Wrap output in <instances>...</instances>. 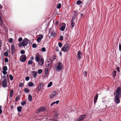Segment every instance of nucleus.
I'll return each mask as SVG.
<instances>
[{
	"mask_svg": "<svg viewBox=\"0 0 121 121\" xmlns=\"http://www.w3.org/2000/svg\"><path fill=\"white\" fill-rule=\"evenodd\" d=\"M29 42V40L26 38H24L22 42L19 43L18 44V46L19 47L22 46L24 47L27 46Z\"/></svg>",
	"mask_w": 121,
	"mask_h": 121,
	"instance_id": "obj_1",
	"label": "nucleus"
},
{
	"mask_svg": "<svg viewBox=\"0 0 121 121\" xmlns=\"http://www.w3.org/2000/svg\"><path fill=\"white\" fill-rule=\"evenodd\" d=\"M63 67V64L60 62L57 63L55 65V68L57 71L61 70Z\"/></svg>",
	"mask_w": 121,
	"mask_h": 121,
	"instance_id": "obj_2",
	"label": "nucleus"
},
{
	"mask_svg": "<svg viewBox=\"0 0 121 121\" xmlns=\"http://www.w3.org/2000/svg\"><path fill=\"white\" fill-rule=\"evenodd\" d=\"M114 95L115 96L121 97V89L120 87L117 88L116 92L114 93Z\"/></svg>",
	"mask_w": 121,
	"mask_h": 121,
	"instance_id": "obj_3",
	"label": "nucleus"
},
{
	"mask_svg": "<svg viewBox=\"0 0 121 121\" xmlns=\"http://www.w3.org/2000/svg\"><path fill=\"white\" fill-rule=\"evenodd\" d=\"M69 44H65L61 48V50L64 52H67L69 49Z\"/></svg>",
	"mask_w": 121,
	"mask_h": 121,
	"instance_id": "obj_4",
	"label": "nucleus"
},
{
	"mask_svg": "<svg viewBox=\"0 0 121 121\" xmlns=\"http://www.w3.org/2000/svg\"><path fill=\"white\" fill-rule=\"evenodd\" d=\"M26 58V55H22L20 57V60L21 61L24 62L25 61Z\"/></svg>",
	"mask_w": 121,
	"mask_h": 121,
	"instance_id": "obj_5",
	"label": "nucleus"
},
{
	"mask_svg": "<svg viewBox=\"0 0 121 121\" xmlns=\"http://www.w3.org/2000/svg\"><path fill=\"white\" fill-rule=\"evenodd\" d=\"M121 97L115 96L114 98V101L117 104H118L120 102V99L119 98Z\"/></svg>",
	"mask_w": 121,
	"mask_h": 121,
	"instance_id": "obj_6",
	"label": "nucleus"
},
{
	"mask_svg": "<svg viewBox=\"0 0 121 121\" xmlns=\"http://www.w3.org/2000/svg\"><path fill=\"white\" fill-rule=\"evenodd\" d=\"M46 110V108H45L43 107H41L38 109V112L37 113L43 112L45 111Z\"/></svg>",
	"mask_w": 121,
	"mask_h": 121,
	"instance_id": "obj_7",
	"label": "nucleus"
},
{
	"mask_svg": "<svg viewBox=\"0 0 121 121\" xmlns=\"http://www.w3.org/2000/svg\"><path fill=\"white\" fill-rule=\"evenodd\" d=\"M11 54H13L16 52V51L15 49V47L13 45L11 46Z\"/></svg>",
	"mask_w": 121,
	"mask_h": 121,
	"instance_id": "obj_8",
	"label": "nucleus"
},
{
	"mask_svg": "<svg viewBox=\"0 0 121 121\" xmlns=\"http://www.w3.org/2000/svg\"><path fill=\"white\" fill-rule=\"evenodd\" d=\"M52 63L51 61H48L46 63V66L48 68L51 67L52 65Z\"/></svg>",
	"mask_w": 121,
	"mask_h": 121,
	"instance_id": "obj_9",
	"label": "nucleus"
},
{
	"mask_svg": "<svg viewBox=\"0 0 121 121\" xmlns=\"http://www.w3.org/2000/svg\"><path fill=\"white\" fill-rule=\"evenodd\" d=\"M61 25L62 26L60 28V30L61 31H64L65 28L66 26V25L64 23H62L61 24Z\"/></svg>",
	"mask_w": 121,
	"mask_h": 121,
	"instance_id": "obj_10",
	"label": "nucleus"
},
{
	"mask_svg": "<svg viewBox=\"0 0 121 121\" xmlns=\"http://www.w3.org/2000/svg\"><path fill=\"white\" fill-rule=\"evenodd\" d=\"M44 85L43 83H40L39 84L38 88V89L39 91H40L42 89Z\"/></svg>",
	"mask_w": 121,
	"mask_h": 121,
	"instance_id": "obj_11",
	"label": "nucleus"
},
{
	"mask_svg": "<svg viewBox=\"0 0 121 121\" xmlns=\"http://www.w3.org/2000/svg\"><path fill=\"white\" fill-rule=\"evenodd\" d=\"M58 95V93L57 92H54L51 94L50 96V98H53L54 97H56Z\"/></svg>",
	"mask_w": 121,
	"mask_h": 121,
	"instance_id": "obj_12",
	"label": "nucleus"
},
{
	"mask_svg": "<svg viewBox=\"0 0 121 121\" xmlns=\"http://www.w3.org/2000/svg\"><path fill=\"white\" fill-rule=\"evenodd\" d=\"M39 36L38 37L37 39V41L38 42H40L41 39L43 38V36L42 35L39 34Z\"/></svg>",
	"mask_w": 121,
	"mask_h": 121,
	"instance_id": "obj_13",
	"label": "nucleus"
},
{
	"mask_svg": "<svg viewBox=\"0 0 121 121\" xmlns=\"http://www.w3.org/2000/svg\"><path fill=\"white\" fill-rule=\"evenodd\" d=\"M77 55L78 58L79 59H80L82 56V54L80 51H79L78 52Z\"/></svg>",
	"mask_w": 121,
	"mask_h": 121,
	"instance_id": "obj_14",
	"label": "nucleus"
},
{
	"mask_svg": "<svg viewBox=\"0 0 121 121\" xmlns=\"http://www.w3.org/2000/svg\"><path fill=\"white\" fill-rule=\"evenodd\" d=\"M7 81L6 79H4L3 81L2 82V85L3 87L4 88H5L7 86Z\"/></svg>",
	"mask_w": 121,
	"mask_h": 121,
	"instance_id": "obj_15",
	"label": "nucleus"
},
{
	"mask_svg": "<svg viewBox=\"0 0 121 121\" xmlns=\"http://www.w3.org/2000/svg\"><path fill=\"white\" fill-rule=\"evenodd\" d=\"M44 59L43 58H41L39 61L38 64L40 65H42L43 63Z\"/></svg>",
	"mask_w": 121,
	"mask_h": 121,
	"instance_id": "obj_16",
	"label": "nucleus"
},
{
	"mask_svg": "<svg viewBox=\"0 0 121 121\" xmlns=\"http://www.w3.org/2000/svg\"><path fill=\"white\" fill-rule=\"evenodd\" d=\"M32 75L34 78H36V77L37 72L36 71H32Z\"/></svg>",
	"mask_w": 121,
	"mask_h": 121,
	"instance_id": "obj_17",
	"label": "nucleus"
},
{
	"mask_svg": "<svg viewBox=\"0 0 121 121\" xmlns=\"http://www.w3.org/2000/svg\"><path fill=\"white\" fill-rule=\"evenodd\" d=\"M98 94H96L95 95L94 99V103L95 104L98 99Z\"/></svg>",
	"mask_w": 121,
	"mask_h": 121,
	"instance_id": "obj_18",
	"label": "nucleus"
},
{
	"mask_svg": "<svg viewBox=\"0 0 121 121\" xmlns=\"http://www.w3.org/2000/svg\"><path fill=\"white\" fill-rule=\"evenodd\" d=\"M27 85L29 87H32L35 86L34 84L32 82H29L28 84Z\"/></svg>",
	"mask_w": 121,
	"mask_h": 121,
	"instance_id": "obj_19",
	"label": "nucleus"
},
{
	"mask_svg": "<svg viewBox=\"0 0 121 121\" xmlns=\"http://www.w3.org/2000/svg\"><path fill=\"white\" fill-rule=\"evenodd\" d=\"M71 25L72 28L75 25L74 22V21L72 19L71 22Z\"/></svg>",
	"mask_w": 121,
	"mask_h": 121,
	"instance_id": "obj_20",
	"label": "nucleus"
},
{
	"mask_svg": "<svg viewBox=\"0 0 121 121\" xmlns=\"http://www.w3.org/2000/svg\"><path fill=\"white\" fill-rule=\"evenodd\" d=\"M59 102V100H57L56 102H53L52 103V104H51V106H52L54 105H55V104H58Z\"/></svg>",
	"mask_w": 121,
	"mask_h": 121,
	"instance_id": "obj_21",
	"label": "nucleus"
},
{
	"mask_svg": "<svg viewBox=\"0 0 121 121\" xmlns=\"http://www.w3.org/2000/svg\"><path fill=\"white\" fill-rule=\"evenodd\" d=\"M28 99L30 101H31L32 100V98L31 95L29 94L28 96Z\"/></svg>",
	"mask_w": 121,
	"mask_h": 121,
	"instance_id": "obj_22",
	"label": "nucleus"
},
{
	"mask_svg": "<svg viewBox=\"0 0 121 121\" xmlns=\"http://www.w3.org/2000/svg\"><path fill=\"white\" fill-rule=\"evenodd\" d=\"M22 107L21 106L18 107H17V109L18 111L19 112H20L21 111V109Z\"/></svg>",
	"mask_w": 121,
	"mask_h": 121,
	"instance_id": "obj_23",
	"label": "nucleus"
},
{
	"mask_svg": "<svg viewBox=\"0 0 121 121\" xmlns=\"http://www.w3.org/2000/svg\"><path fill=\"white\" fill-rule=\"evenodd\" d=\"M79 117L81 119L83 120L86 117V115H82L81 116Z\"/></svg>",
	"mask_w": 121,
	"mask_h": 121,
	"instance_id": "obj_24",
	"label": "nucleus"
},
{
	"mask_svg": "<svg viewBox=\"0 0 121 121\" xmlns=\"http://www.w3.org/2000/svg\"><path fill=\"white\" fill-rule=\"evenodd\" d=\"M35 60L37 61H39L40 60V58L38 56H36L35 58Z\"/></svg>",
	"mask_w": 121,
	"mask_h": 121,
	"instance_id": "obj_25",
	"label": "nucleus"
},
{
	"mask_svg": "<svg viewBox=\"0 0 121 121\" xmlns=\"http://www.w3.org/2000/svg\"><path fill=\"white\" fill-rule=\"evenodd\" d=\"M116 71H113L112 74V76L114 78L116 75Z\"/></svg>",
	"mask_w": 121,
	"mask_h": 121,
	"instance_id": "obj_26",
	"label": "nucleus"
},
{
	"mask_svg": "<svg viewBox=\"0 0 121 121\" xmlns=\"http://www.w3.org/2000/svg\"><path fill=\"white\" fill-rule=\"evenodd\" d=\"M13 93V90H11L10 93V96L11 97H12Z\"/></svg>",
	"mask_w": 121,
	"mask_h": 121,
	"instance_id": "obj_27",
	"label": "nucleus"
},
{
	"mask_svg": "<svg viewBox=\"0 0 121 121\" xmlns=\"http://www.w3.org/2000/svg\"><path fill=\"white\" fill-rule=\"evenodd\" d=\"M3 70H7V67L6 66H4L3 67Z\"/></svg>",
	"mask_w": 121,
	"mask_h": 121,
	"instance_id": "obj_28",
	"label": "nucleus"
},
{
	"mask_svg": "<svg viewBox=\"0 0 121 121\" xmlns=\"http://www.w3.org/2000/svg\"><path fill=\"white\" fill-rule=\"evenodd\" d=\"M45 73L46 74H47L48 73V68H46L45 69Z\"/></svg>",
	"mask_w": 121,
	"mask_h": 121,
	"instance_id": "obj_29",
	"label": "nucleus"
},
{
	"mask_svg": "<svg viewBox=\"0 0 121 121\" xmlns=\"http://www.w3.org/2000/svg\"><path fill=\"white\" fill-rule=\"evenodd\" d=\"M82 2L80 0H78L77 1V4H82Z\"/></svg>",
	"mask_w": 121,
	"mask_h": 121,
	"instance_id": "obj_30",
	"label": "nucleus"
},
{
	"mask_svg": "<svg viewBox=\"0 0 121 121\" xmlns=\"http://www.w3.org/2000/svg\"><path fill=\"white\" fill-rule=\"evenodd\" d=\"M52 84V82H50L48 84V86H47V87H50L51 86Z\"/></svg>",
	"mask_w": 121,
	"mask_h": 121,
	"instance_id": "obj_31",
	"label": "nucleus"
},
{
	"mask_svg": "<svg viewBox=\"0 0 121 121\" xmlns=\"http://www.w3.org/2000/svg\"><path fill=\"white\" fill-rule=\"evenodd\" d=\"M24 91L26 93H28L29 91V90L26 88H25L24 89Z\"/></svg>",
	"mask_w": 121,
	"mask_h": 121,
	"instance_id": "obj_32",
	"label": "nucleus"
},
{
	"mask_svg": "<svg viewBox=\"0 0 121 121\" xmlns=\"http://www.w3.org/2000/svg\"><path fill=\"white\" fill-rule=\"evenodd\" d=\"M55 33L53 32H51V35L53 37L55 36Z\"/></svg>",
	"mask_w": 121,
	"mask_h": 121,
	"instance_id": "obj_33",
	"label": "nucleus"
},
{
	"mask_svg": "<svg viewBox=\"0 0 121 121\" xmlns=\"http://www.w3.org/2000/svg\"><path fill=\"white\" fill-rule=\"evenodd\" d=\"M61 4L60 3L58 4L57 6V8L58 9H59L61 8Z\"/></svg>",
	"mask_w": 121,
	"mask_h": 121,
	"instance_id": "obj_34",
	"label": "nucleus"
},
{
	"mask_svg": "<svg viewBox=\"0 0 121 121\" xmlns=\"http://www.w3.org/2000/svg\"><path fill=\"white\" fill-rule=\"evenodd\" d=\"M42 71L41 69H39L38 71V73L39 74H41L42 72Z\"/></svg>",
	"mask_w": 121,
	"mask_h": 121,
	"instance_id": "obj_35",
	"label": "nucleus"
},
{
	"mask_svg": "<svg viewBox=\"0 0 121 121\" xmlns=\"http://www.w3.org/2000/svg\"><path fill=\"white\" fill-rule=\"evenodd\" d=\"M13 39L12 38H10L9 39V42L11 43H12L13 42Z\"/></svg>",
	"mask_w": 121,
	"mask_h": 121,
	"instance_id": "obj_36",
	"label": "nucleus"
},
{
	"mask_svg": "<svg viewBox=\"0 0 121 121\" xmlns=\"http://www.w3.org/2000/svg\"><path fill=\"white\" fill-rule=\"evenodd\" d=\"M8 52H5L4 54V55L6 56H8Z\"/></svg>",
	"mask_w": 121,
	"mask_h": 121,
	"instance_id": "obj_37",
	"label": "nucleus"
},
{
	"mask_svg": "<svg viewBox=\"0 0 121 121\" xmlns=\"http://www.w3.org/2000/svg\"><path fill=\"white\" fill-rule=\"evenodd\" d=\"M0 21L1 22V23H0V25H3V22L0 16Z\"/></svg>",
	"mask_w": 121,
	"mask_h": 121,
	"instance_id": "obj_38",
	"label": "nucleus"
},
{
	"mask_svg": "<svg viewBox=\"0 0 121 121\" xmlns=\"http://www.w3.org/2000/svg\"><path fill=\"white\" fill-rule=\"evenodd\" d=\"M26 102L25 101H24L22 102L21 103V104L22 106H23L26 104Z\"/></svg>",
	"mask_w": 121,
	"mask_h": 121,
	"instance_id": "obj_39",
	"label": "nucleus"
},
{
	"mask_svg": "<svg viewBox=\"0 0 121 121\" xmlns=\"http://www.w3.org/2000/svg\"><path fill=\"white\" fill-rule=\"evenodd\" d=\"M58 46L60 48H61L62 46V44L60 42L58 43Z\"/></svg>",
	"mask_w": 121,
	"mask_h": 121,
	"instance_id": "obj_40",
	"label": "nucleus"
},
{
	"mask_svg": "<svg viewBox=\"0 0 121 121\" xmlns=\"http://www.w3.org/2000/svg\"><path fill=\"white\" fill-rule=\"evenodd\" d=\"M6 70H3L2 72L3 73L4 75L6 74L7 73V72L6 71Z\"/></svg>",
	"mask_w": 121,
	"mask_h": 121,
	"instance_id": "obj_41",
	"label": "nucleus"
},
{
	"mask_svg": "<svg viewBox=\"0 0 121 121\" xmlns=\"http://www.w3.org/2000/svg\"><path fill=\"white\" fill-rule=\"evenodd\" d=\"M37 45L35 44H33L32 45V47L33 48H35L36 47Z\"/></svg>",
	"mask_w": 121,
	"mask_h": 121,
	"instance_id": "obj_42",
	"label": "nucleus"
},
{
	"mask_svg": "<svg viewBox=\"0 0 121 121\" xmlns=\"http://www.w3.org/2000/svg\"><path fill=\"white\" fill-rule=\"evenodd\" d=\"M10 79L11 80H12L13 79V76L11 75H10L9 76Z\"/></svg>",
	"mask_w": 121,
	"mask_h": 121,
	"instance_id": "obj_43",
	"label": "nucleus"
},
{
	"mask_svg": "<svg viewBox=\"0 0 121 121\" xmlns=\"http://www.w3.org/2000/svg\"><path fill=\"white\" fill-rule=\"evenodd\" d=\"M33 62L31 60H29L28 61V64H31Z\"/></svg>",
	"mask_w": 121,
	"mask_h": 121,
	"instance_id": "obj_44",
	"label": "nucleus"
},
{
	"mask_svg": "<svg viewBox=\"0 0 121 121\" xmlns=\"http://www.w3.org/2000/svg\"><path fill=\"white\" fill-rule=\"evenodd\" d=\"M83 120L80 119V117H79L77 119V121H82Z\"/></svg>",
	"mask_w": 121,
	"mask_h": 121,
	"instance_id": "obj_45",
	"label": "nucleus"
},
{
	"mask_svg": "<svg viewBox=\"0 0 121 121\" xmlns=\"http://www.w3.org/2000/svg\"><path fill=\"white\" fill-rule=\"evenodd\" d=\"M20 53L21 54H24L25 53V52L24 50H22L21 51Z\"/></svg>",
	"mask_w": 121,
	"mask_h": 121,
	"instance_id": "obj_46",
	"label": "nucleus"
},
{
	"mask_svg": "<svg viewBox=\"0 0 121 121\" xmlns=\"http://www.w3.org/2000/svg\"><path fill=\"white\" fill-rule=\"evenodd\" d=\"M41 50H42V51L43 52H45L46 50V49L45 48H42Z\"/></svg>",
	"mask_w": 121,
	"mask_h": 121,
	"instance_id": "obj_47",
	"label": "nucleus"
},
{
	"mask_svg": "<svg viewBox=\"0 0 121 121\" xmlns=\"http://www.w3.org/2000/svg\"><path fill=\"white\" fill-rule=\"evenodd\" d=\"M20 99V98L19 96H17V97L16 99V101H19V100Z\"/></svg>",
	"mask_w": 121,
	"mask_h": 121,
	"instance_id": "obj_48",
	"label": "nucleus"
},
{
	"mask_svg": "<svg viewBox=\"0 0 121 121\" xmlns=\"http://www.w3.org/2000/svg\"><path fill=\"white\" fill-rule=\"evenodd\" d=\"M59 39L60 40H62L63 39V36H60Z\"/></svg>",
	"mask_w": 121,
	"mask_h": 121,
	"instance_id": "obj_49",
	"label": "nucleus"
},
{
	"mask_svg": "<svg viewBox=\"0 0 121 121\" xmlns=\"http://www.w3.org/2000/svg\"><path fill=\"white\" fill-rule=\"evenodd\" d=\"M22 37L18 39V41L19 42H20L22 41Z\"/></svg>",
	"mask_w": 121,
	"mask_h": 121,
	"instance_id": "obj_50",
	"label": "nucleus"
},
{
	"mask_svg": "<svg viewBox=\"0 0 121 121\" xmlns=\"http://www.w3.org/2000/svg\"><path fill=\"white\" fill-rule=\"evenodd\" d=\"M5 62H7L8 61V59L7 58H5Z\"/></svg>",
	"mask_w": 121,
	"mask_h": 121,
	"instance_id": "obj_51",
	"label": "nucleus"
},
{
	"mask_svg": "<svg viewBox=\"0 0 121 121\" xmlns=\"http://www.w3.org/2000/svg\"><path fill=\"white\" fill-rule=\"evenodd\" d=\"M1 106H0V114H1L2 113V111L1 109Z\"/></svg>",
	"mask_w": 121,
	"mask_h": 121,
	"instance_id": "obj_52",
	"label": "nucleus"
},
{
	"mask_svg": "<svg viewBox=\"0 0 121 121\" xmlns=\"http://www.w3.org/2000/svg\"><path fill=\"white\" fill-rule=\"evenodd\" d=\"M29 79L30 78L29 77H27L25 79L26 81H28Z\"/></svg>",
	"mask_w": 121,
	"mask_h": 121,
	"instance_id": "obj_53",
	"label": "nucleus"
},
{
	"mask_svg": "<svg viewBox=\"0 0 121 121\" xmlns=\"http://www.w3.org/2000/svg\"><path fill=\"white\" fill-rule=\"evenodd\" d=\"M87 72L86 71H85V72H84V76L85 77V76H86V75H87Z\"/></svg>",
	"mask_w": 121,
	"mask_h": 121,
	"instance_id": "obj_54",
	"label": "nucleus"
},
{
	"mask_svg": "<svg viewBox=\"0 0 121 121\" xmlns=\"http://www.w3.org/2000/svg\"><path fill=\"white\" fill-rule=\"evenodd\" d=\"M117 70L118 72L120 71V68L119 67H117Z\"/></svg>",
	"mask_w": 121,
	"mask_h": 121,
	"instance_id": "obj_55",
	"label": "nucleus"
},
{
	"mask_svg": "<svg viewBox=\"0 0 121 121\" xmlns=\"http://www.w3.org/2000/svg\"><path fill=\"white\" fill-rule=\"evenodd\" d=\"M30 59L31 60H34V58L33 57H31Z\"/></svg>",
	"mask_w": 121,
	"mask_h": 121,
	"instance_id": "obj_56",
	"label": "nucleus"
},
{
	"mask_svg": "<svg viewBox=\"0 0 121 121\" xmlns=\"http://www.w3.org/2000/svg\"><path fill=\"white\" fill-rule=\"evenodd\" d=\"M22 86V83H21L20 84H19V86L20 87H21Z\"/></svg>",
	"mask_w": 121,
	"mask_h": 121,
	"instance_id": "obj_57",
	"label": "nucleus"
},
{
	"mask_svg": "<svg viewBox=\"0 0 121 121\" xmlns=\"http://www.w3.org/2000/svg\"><path fill=\"white\" fill-rule=\"evenodd\" d=\"M59 54L60 56H61L62 55V53L61 52H59Z\"/></svg>",
	"mask_w": 121,
	"mask_h": 121,
	"instance_id": "obj_58",
	"label": "nucleus"
},
{
	"mask_svg": "<svg viewBox=\"0 0 121 121\" xmlns=\"http://www.w3.org/2000/svg\"><path fill=\"white\" fill-rule=\"evenodd\" d=\"M11 109H12L13 108V106H11Z\"/></svg>",
	"mask_w": 121,
	"mask_h": 121,
	"instance_id": "obj_59",
	"label": "nucleus"
},
{
	"mask_svg": "<svg viewBox=\"0 0 121 121\" xmlns=\"http://www.w3.org/2000/svg\"><path fill=\"white\" fill-rule=\"evenodd\" d=\"M56 51L57 52H58L59 51V49L57 48H56Z\"/></svg>",
	"mask_w": 121,
	"mask_h": 121,
	"instance_id": "obj_60",
	"label": "nucleus"
},
{
	"mask_svg": "<svg viewBox=\"0 0 121 121\" xmlns=\"http://www.w3.org/2000/svg\"><path fill=\"white\" fill-rule=\"evenodd\" d=\"M6 76L5 75H4L3 76V78L5 79L6 78Z\"/></svg>",
	"mask_w": 121,
	"mask_h": 121,
	"instance_id": "obj_61",
	"label": "nucleus"
},
{
	"mask_svg": "<svg viewBox=\"0 0 121 121\" xmlns=\"http://www.w3.org/2000/svg\"><path fill=\"white\" fill-rule=\"evenodd\" d=\"M53 121H58L56 119H54L53 120Z\"/></svg>",
	"mask_w": 121,
	"mask_h": 121,
	"instance_id": "obj_62",
	"label": "nucleus"
},
{
	"mask_svg": "<svg viewBox=\"0 0 121 121\" xmlns=\"http://www.w3.org/2000/svg\"><path fill=\"white\" fill-rule=\"evenodd\" d=\"M1 40H0V44L1 45Z\"/></svg>",
	"mask_w": 121,
	"mask_h": 121,
	"instance_id": "obj_63",
	"label": "nucleus"
},
{
	"mask_svg": "<svg viewBox=\"0 0 121 121\" xmlns=\"http://www.w3.org/2000/svg\"><path fill=\"white\" fill-rule=\"evenodd\" d=\"M54 59H55L56 58V56H54Z\"/></svg>",
	"mask_w": 121,
	"mask_h": 121,
	"instance_id": "obj_64",
	"label": "nucleus"
}]
</instances>
